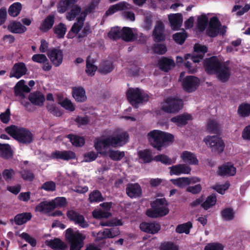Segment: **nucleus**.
<instances>
[{
  "label": "nucleus",
  "mask_w": 250,
  "mask_h": 250,
  "mask_svg": "<svg viewBox=\"0 0 250 250\" xmlns=\"http://www.w3.org/2000/svg\"><path fill=\"white\" fill-rule=\"evenodd\" d=\"M113 70V65L112 63L108 61H104L102 62L99 67V71L100 73L106 74L108 73H110Z\"/></svg>",
  "instance_id": "c03bdc74"
},
{
  "label": "nucleus",
  "mask_w": 250,
  "mask_h": 250,
  "mask_svg": "<svg viewBox=\"0 0 250 250\" xmlns=\"http://www.w3.org/2000/svg\"><path fill=\"white\" fill-rule=\"evenodd\" d=\"M171 183L180 188H184L190 185L189 177H180L177 179H171Z\"/></svg>",
  "instance_id": "a19ab883"
},
{
  "label": "nucleus",
  "mask_w": 250,
  "mask_h": 250,
  "mask_svg": "<svg viewBox=\"0 0 250 250\" xmlns=\"http://www.w3.org/2000/svg\"><path fill=\"white\" fill-rule=\"evenodd\" d=\"M52 203L54 204L55 208H62L64 207L67 205V200L66 198L64 197H58L52 200Z\"/></svg>",
  "instance_id": "4d7b16f0"
},
{
  "label": "nucleus",
  "mask_w": 250,
  "mask_h": 250,
  "mask_svg": "<svg viewBox=\"0 0 250 250\" xmlns=\"http://www.w3.org/2000/svg\"><path fill=\"white\" fill-rule=\"evenodd\" d=\"M46 244L54 250H67V245L59 238L46 240Z\"/></svg>",
  "instance_id": "393cba45"
},
{
  "label": "nucleus",
  "mask_w": 250,
  "mask_h": 250,
  "mask_svg": "<svg viewBox=\"0 0 250 250\" xmlns=\"http://www.w3.org/2000/svg\"><path fill=\"white\" fill-rule=\"evenodd\" d=\"M187 33L185 30L182 32H178L173 35V39L177 43L182 44L187 38Z\"/></svg>",
  "instance_id": "864d4df0"
},
{
  "label": "nucleus",
  "mask_w": 250,
  "mask_h": 250,
  "mask_svg": "<svg viewBox=\"0 0 250 250\" xmlns=\"http://www.w3.org/2000/svg\"><path fill=\"white\" fill-rule=\"evenodd\" d=\"M229 182H226L224 184L222 185L216 184L213 186L211 188L219 194H224L225 193V191L229 188Z\"/></svg>",
  "instance_id": "6e6d98bb"
},
{
  "label": "nucleus",
  "mask_w": 250,
  "mask_h": 250,
  "mask_svg": "<svg viewBox=\"0 0 250 250\" xmlns=\"http://www.w3.org/2000/svg\"><path fill=\"white\" fill-rule=\"evenodd\" d=\"M153 161L161 162L164 164L169 165L173 163L171 159L165 154H158L153 157Z\"/></svg>",
  "instance_id": "603ef678"
},
{
  "label": "nucleus",
  "mask_w": 250,
  "mask_h": 250,
  "mask_svg": "<svg viewBox=\"0 0 250 250\" xmlns=\"http://www.w3.org/2000/svg\"><path fill=\"white\" fill-rule=\"evenodd\" d=\"M22 5L20 2H15L10 6L8 9L9 15L13 17L18 16L21 10Z\"/></svg>",
  "instance_id": "49530a36"
},
{
  "label": "nucleus",
  "mask_w": 250,
  "mask_h": 250,
  "mask_svg": "<svg viewBox=\"0 0 250 250\" xmlns=\"http://www.w3.org/2000/svg\"><path fill=\"white\" fill-rule=\"evenodd\" d=\"M31 89L25 84V81L21 80L15 85L14 88V95L21 98H25L24 93H29Z\"/></svg>",
  "instance_id": "6ab92c4d"
},
{
  "label": "nucleus",
  "mask_w": 250,
  "mask_h": 250,
  "mask_svg": "<svg viewBox=\"0 0 250 250\" xmlns=\"http://www.w3.org/2000/svg\"><path fill=\"white\" fill-rule=\"evenodd\" d=\"M47 56L55 67L59 66L62 62L63 58V50L60 47H54L48 50Z\"/></svg>",
  "instance_id": "9d476101"
},
{
  "label": "nucleus",
  "mask_w": 250,
  "mask_h": 250,
  "mask_svg": "<svg viewBox=\"0 0 250 250\" xmlns=\"http://www.w3.org/2000/svg\"><path fill=\"white\" fill-rule=\"evenodd\" d=\"M191 118L189 114H181L171 118L170 121L176 124L177 126H181L186 125Z\"/></svg>",
  "instance_id": "c85d7f7f"
},
{
  "label": "nucleus",
  "mask_w": 250,
  "mask_h": 250,
  "mask_svg": "<svg viewBox=\"0 0 250 250\" xmlns=\"http://www.w3.org/2000/svg\"><path fill=\"white\" fill-rule=\"evenodd\" d=\"M32 60L37 63H42L47 62L48 59L44 54H36L32 56Z\"/></svg>",
  "instance_id": "338daca9"
},
{
  "label": "nucleus",
  "mask_w": 250,
  "mask_h": 250,
  "mask_svg": "<svg viewBox=\"0 0 250 250\" xmlns=\"http://www.w3.org/2000/svg\"><path fill=\"white\" fill-rule=\"evenodd\" d=\"M159 249L160 250H179V247L171 242H164L161 243Z\"/></svg>",
  "instance_id": "5fc2aeb1"
},
{
  "label": "nucleus",
  "mask_w": 250,
  "mask_h": 250,
  "mask_svg": "<svg viewBox=\"0 0 250 250\" xmlns=\"http://www.w3.org/2000/svg\"><path fill=\"white\" fill-rule=\"evenodd\" d=\"M107 153L110 159L114 161H119L125 156L124 151L118 150L109 149Z\"/></svg>",
  "instance_id": "58836bf2"
},
{
  "label": "nucleus",
  "mask_w": 250,
  "mask_h": 250,
  "mask_svg": "<svg viewBox=\"0 0 250 250\" xmlns=\"http://www.w3.org/2000/svg\"><path fill=\"white\" fill-rule=\"evenodd\" d=\"M224 246L222 244L218 243H211L208 244L204 248V250H223Z\"/></svg>",
  "instance_id": "774afa93"
},
{
  "label": "nucleus",
  "mask_w": 250,
  "mask_h": 250,
  "mask_svg": "<svg viewBox=\"0 0 250 250\" xmlns=\"http://www.w3.org/2000/svg\"><path fill=\"white\" fill-rule=\"evenodd\" d=\"M72 95L75 100L78 102H83L85 101L87 99L85 95V91L82 87H78L73 88Z\"/></svg>",
  "instance_id": "7c9ffc66"
},
{
  "label": "nucleus",
  "mask_w": 250,
  "mask_h": 250,
  "mask_svg": "<svg viewBox=\"0 0 250 250\" xmlns=\"http://www.w3.org/2000/svg\"><path fill=\"white\" fill-rule=\"evenodd\" d=\"M151 208L147 209L146 215L150 218H156L164 216L169 212L167 202L165 198H157L150 203Z\"/></svg>",
  "instance_id": "20e7f679"
},
{
  "label": "nucleus",
  "mask_w": 250,
  "mask_h": 250,
  "mask_svg": "<svg viewBox=\"0 0 250 250\" xmlns=\"http://www.w3.org/2000/svg\"><path fill=\"white\" fill-rule=\"evenodd\" d=\"M234 214L233 209L230 208H225L221 212L223 219L227 221L233 220L234 218Z\"/></svg>",
  "instance_id": "3c124183"
},
{
  "label": "nucleus",
  "mask_w": 250,
  "mask_h": 250,
  "mask_svg": "<svg viewBox=\"0 0 250 250\" xmlns=\"http://www.w3.org/2000/svg\"><path fill=\"white\" fill-rule=\"evenodd\" d=\"M96 61V59L92 58L90 55L86 58L85 72L89 76H94L98 69L97 66L94 65Z\"/></svg>",
  "instance_id": "a878e982"
},
{
  "label": "nucleus",
  "mask_w": 250,
  "mask_h": 250,
  "mask_svg": "<svg viewBox=\"0 0 250 250\" xmlns=\"http://www.w3.org/2000/svg\"><path fill=\"white\" fill-rule=\"evenodd\" d=\"M168 20L171 29L173 30H178L182 24L183 16L180 13L173 14L168 16Z\"/></svg>",
  "instance_id": "b1692460"
},
{
  "label": "nucleus",
  "mask_w": 250,
  "mask_h": 250,
  "mask_svg": "<svg viewBox=\"0 0 250 250\" xmlns=\"http://www.w3.org/2000/svg\"><path fill=\"white\" fill-rule=\"evenodd\" d=\"M55 207L51 201L49 202L42 201L36 206V210L40 212L45 211L47 213L54 210Z\"/></svg>",
  "instance_id": "f704fd0d"
},
{
  "label": "nucleus",
  "mask_w": 250,
  "mask_h": 250,
  "mask_svg": "<svg viewBox=\"0 0 250 250\" xmlns=\"http://www.w3.org/2000/svg\"><path fill=\"white\" fill-rule=\"evenodd\" d=\"M171 175H179L182 174H188L191 170V167L186 164H178L169 167Z\"/></svg>",
  "instance_id": "f3484780"
},
{
  "label": "nucleus",
  "mask_w": 250,
  "mask_h": 250,
  "mask_svg": "<svg viewBox=\"0 0 250 250\" xmlns=\"http://www.w3.org/2000/svg\"><path fill=\"white\" fill-rule=\"evenodd\" d=\"M125 191L126 195L131 199L140 197L142 194V188L137 183L127 184Z\"/></svg>",
  "instance_id": "dca6fc26"
},
{
  "label": "nucleus",
  "mask_w": 250,
  "mask_h": 250,
  "mask_svg": "<svg viewBox=\"0 0 250 250\" xmlns=\"http://www.w3.org/2000/svg\"><path fill=\"white\" fill-rule=\"evenodd\" d=\"M192 228V224L188 221L186 223L178 225L175 229V231L178 233H185L187 234L189 233L190 229Z\"/></svg>",
  "instance_id": "a18cd8bd"
},
{
  "label": "nucleus",
  "mask_w": 250,
  "mask_h": 250,
  "mask_svg": "<svg viewBox=\"0 0 250 250\" xmlns=\"http://www.w3.org/2000/svg\"><path fill=\"white\" fill-rule=\"evenodd\" d=\"M200 80L194 76H187L182 82L183 89L188 93L195 91L199 86Z\"/></svg>",
  "instance_id": "9b49d317"
},
{
  "label": "nucleus",
  "mask_w": 250,
  "mask_h": 250,
  "mask_svg": "<svg viewBox=\"0 0 250 250\" xmlns=\"http://www.w3.org/2000/svg\"><path fill=\"white\" fill-rule=\"evenodd\" d=\"M55 17L54 15L50 14L46 17L41 23L39 29L42 33H46L53 28Z\"/></svg>",
  "instance_id": "aec40b11"
},
{
  "label": "nucleus",
  "mask_w": 250,
  "mask_h": 250,
  "mask_svg": "<svg viewBox=\"0 0 250 250\" xmlns=\"http://www.w3.org/2000/svg\"><path fill=\"white\" fill-rule=\"evenodd\" d=\"M46 109L50 113L52 114L54 116L60 117L62 114L60 110L54 104H47L46 105Z\"/></svg>",
  "instance_id": "680f3d73"
},
{
  "label": "nucleus",
  "mask_w": 250,
  "mask_h": 250,
  "mask_svg": "<svg viewBox=\"0 0 250 250\" xmlns=\"http://www.w3.org/2000/svg\"><path fill=\"white\" fill-rule=\"evenodd\" d=\"M27 72V68L25 64L22 62L15 63L13 66L10 73L9 77H14L17 79L25 75Z\"/></svg>",
  "instance_id": "4468645a"
},
{
  "label": "nucleus",
  "mask_w": 250,
  "mask_h": 250,
  "mask_svg": "<svg viewBox=\"0 0 250 250\" xmlns=\"http://www.w3.org/2000/svg\"><path fill=\"white\" fill-rule=\"evenodd\" d=\"M129 135L125 131L114 135H110L104 138H98L94 142V146L99 153L104 155L103 149L109 147L116 148L121 147L128 142Z\"/></svg>",
  "instance_id": "f257e3e1"
},
{
  "label": "nucleus",
  "mask_w": 250,
  "mask_h": 250,
  "mask_svg": "<svg viewBox=\"0 0 250 250\" xmlns=\"http://www.w3.org/2000/svg\"><path fill=\"white\" fill-rule=\"evenodd\" d=\"M12 155L11 146L8 144H1L0 143V156L8 159Z\"/></svg>",
  "instance_id": "de8ad7c7"
},
{
  "label": "nucleus",
  "mask_w": 250,
  "mask_h": 250,
  "mask_svg": "<svg viewBox=\"0 0 250 250\" xmlns=\"http://www.w3.org/2000/svg\"><path fill=\"white\" fill-rule=\"evenodd\" d=\"M51 157L53 159H61L66 161L77 159L76 153L71 150H56L51 153Z\"/></svg>",
  "instance_id": "2eb2a0df"
},
{
  "label": "nucleus",
  "mask_w": 250,
  "mask_h": 250,
  "mask_svg": "<svg viewBox=\"0 0 250 250\" xmlns=\"http://www.w3.org/2000/svg\"><path fill=\"white\" fill-rule=\"evenodd\" d=\"M65 237L70 243V250H81L85 237L79 230L74 232L71 228L65 230Z\"/></svg>",
  "instance_id": "423d86ee"
},
{
  "label": "nucleus",
  "mask_w": 250,
  "mask_h": 250,
  "mask_svg": "<svg viewBox=\"0 0 250 250\" xmlns=\"http://www.w3.org/2000/svg\"><path fill=\"white\" fill-rule=\"evenodd\" d=\"M181 158L184 162L188 163L189 165H198V160L196 155L188 151H184L181 155Z\"/></svg>",
  "instance_id": "bb28decb"
},
{
  "label": "nucleus",
  "mask_w": 250,
  "mask_h": 250,
  "mask_svg": "<svg viewBox=\"0 0 250 250\" xmlns=\"http://www.w3.org/2000/svg\"><path fill=\"white\" fill-rule=\"evenodd\" d=\"M140 229L146 233L152 234L157 233L161 229L160 225L155 222H142L140 225Z\"/></svg>",
  "instance_id": "a211bd4d"
},
{
  "label": "nucleus",
  "mask_w": 250,
  "mask_h": 250,
  "mask_svg": "<svg viewBox=\"0 0 250 250\" xmlns=\"http://www.w3.org/2000/svg\"><path fill=\"white\" fill-rule=\"evenodd\" d=\"M98 152L96 153L93 151L85 153L83 154L84 161L85 162H91L95 160L98 156Z\"/></svg>",
  "instance_id": "e2e57ef3"
},
{
  "label": "nucleus",
  "mask_w": 250,
  "mask_h": 250,
  "mask_svg": "<svg viewBox=\"0 0 250 250\" xmlns=\"http://www.w3.org/2000/svg\"><path fill=\"white\" fill-rule=\"evenodd\" d=\"M8 30L14 34H22L24 33L27 28L20 22L14 21L8 25Z\"/></svg>",
  "instance_id": "cd10ccee"
},
{
  "label": "nucleus",
  "mask_w": 250,
  "mask_h": 250,
  "mask_svg": "<svg viewBox=\"0 0 250 250\" xmlns=\"http://www.w3.org/2000/svg\"><path fill=\"white\" fill-rule=\"evenodd\" d=\"M183 105L184 102L181 99L170 97L165 100L161 109L167 113H176L183 108Z\"/></svg>",
  "instance_id": "6e6552de"
},
{
  "label": "nucleus",
  "mask_w": 250,
  "mask_h": 250,
  "mask_svg": "<svg viewBox=\"0 0 250 250\" xmlns=\"http://www.w3.org/2000/svg\"><path fill=\"white\" fill-rule=\"evenodd\" d=\"M206 129L209 133L217 134L220 133L219 124L213 120L208 121L206 125Z\"/></svg>",
  "instance_id": "4c0bfd02"
},
{
  "label": "nucleus",
  "mask_w": 250,
  "mask_h": 250,
  "mask_svg": "<svg viewBox=\"0 0 250 250\" xmlns=\"http://www.w3.org/2000/svg\"><path fill=\"white\" fill-rule=\"evenodd\" d=\"M126 96L129 103L135 108L139 104L147 102L149 98L148 95L139 88H129L126 91Z\"/></svg>",
  "instance_id": "39448f33"
},
{
  "label": "nucleus",
  "mask_w": 250,
  "mask_h": 250,
  "mask_svg": "<svg viewBox=\"0 0 250 250\" xmlns=\"http://www.w3.org/2000/svg\"><path fill=\"white\" fill-rule=\"evenodd\" d=\"M104 198L99 190H94L89 194L88 201L91 203H99L104 201Z\"/></svg>",
  "instance_id": "79ce46f5"
},
{
  "label": "nucleus",
  "mask_w": 250,
  "mask_h": 250,
  "mask_svg": "<svg viewBox=\"0 0 250 250\" xmlns=\"http://www.w3.org/2000/svg\"><path fill=\"white\" fill-rule=\"evenodd\" d=\"M66 137L68 139L72 145L76 147H81L85 144V139L83 137L69 134L66 135Z\"/></svg>",
  "instance_id": "72a5a7b5"
},
{
  "label": "nucleus",
  "mask_w": 250,
  "mask_h": 250,
  "mask_svg": "<svg viewBox=\"0 0 250 250\" xmlns=\"http://www.w3.org/2000/svg\"><path fill=\"white\" fill-rule=\"evenodd\" d=\"M5 131L20 143L28 145L33 141V134L27 128L11 125L5 128Z\"/></svg>",
  "instance_id": "7ed1b4c3"
},
{
  "label": "nucleus",
  "mask_w": 250,
  "mask_h": 250,
  "mask_svg": "<svg viewBox=\"0 0 250 250\" xmlns=\"http://www.w3.org/2000/svg\"><path fill=\"white\" fill-rule=\"evenodd\" d=\"M159 65L160 69L167 72L171 69L172 66H175V63L172 59L163 57L159 61Z\"/></svg>",
  "instance_id": "473e14b6"
},
{
  "label": "nucleus",
  "mask_w": 250,
  "mask_h": 250,
  "mask_svg": "<svg viewBox=\"0 0 250 250\" xmlns=\"http://www.w3.org/2000/svg\"><path fill=\"white\" fill-rule=\"evenodd\" d=\"M28 100L30 103L39 106H42L45 100L44 96L39 91L30 93L28 96Z\"/></svg>",
  "instance_id": "5701e85b"
},
{
  "label": "nucleus",
  "mask_w": 250,
  "mask_h": 250,
  "mask_svg": "<svg viewBox=\"0 0 250 250\" xmlns=\"http://www.w3.org/2000/svg\"><path fill=\"white\" fill-rule=\"evenodd\" d=\"M77 1V0H61L57 6L58 12L60 13H63Z\"/></svg>",
  "instance_id": "2f4dec72"
},
{
  "label": "nucleus",
  "mask_w": 250,
  "mask_h": 250,
  "mask_svg": "<svg viewBox=\"0 0 250 250\" xmlns=\"http://www.w3.org/2000/svg\"><path fill=\"white\" fill-rule=\"evenodd\" d=\"M108 36L110 39L114 41L120 39L121 38V30L119 27L112 29L109 32Z\"/></svg>",
  "instance_id": "13d9d810"
},
{
  "label": "nucleus",
  "mask_w": 250,
  "mask_h": 250,
  "mask_svg": "<svg viewBox=\"0 0 250 250\" xmlns=\"http://www.w3.org/2000/svg\"><path fill=\"white\" fill-rule=\"evenodd\" d=\"M152 37L156 42H164L166 39L165 26L161 21H158L152 32Z\"/></svg>",
  "instance_id": "ddd939ff"
},
{
  "label": "nucleus",
  "mask_w": 250,
  "mask_h": 250,
  "mask_svg": "<svg viewBox=\"0 0 250 250\" xmlns=\"http://www.w3.org/2000/svg\"><path fill=\"white\" fill-rule=\"evenodd\" d=\"M216 203V197L214 194L208 196L205 202L201 204V207L206 210L214 206Z\"/></svg>",
  "instance_id": "37998d69"
},
{
  "label": "nucleus",
  "mask_w": 250,
  "mask_h": 250,
  "mask_svg": "<svg viewBox=\"0 0 250 250\" xmlns=\"http://www.w3.org/2000/svg\"><path fill=\"white\" fill-rule=\"evenodd\" d=\"M2 176L4 180L6 182H8L12 180L15 175V172L14 170L12 169H5L2 171Z\"/></svg>",
  "instance_id": "69168bd1"
},
{
  "label": "nucleus",
  "mask_w": 250,
  "mask_h": 250,
  "mask_svg": "<svg viewBox=\"0 0 250 250\" xmlns=\"http://www.w3.org/2000/svg\"><path fill=\"white\" fill-rule=\"evenodd\" d=\"M203 141L213 153L220 154L224 150L225 143L221 138L217 136L208 135L204 139Z\"/></svg>",
  "instance_id": "0eeeda50"
},
{
  "label": "nucleus",
  "mask_w": 250,
  "mask_h": 250,
  "mask_svg": "<svg viewBox=\"0 0 250 250\" xmlns=\"http://www.w3.org/2000/svg\"><path fill=\"white\" fill-rule=\"evenodd\" d=\"M222 64L216 56L206 58L203 62L205 70L208 75H214L218 72Z\"/></svg>",
  "instance_id": "1a4fd4ad"
},
{
  "label": "nucleus",
  "mask_w": 250,
  "mask_h": 250,
  "mask_svg": "<svg viewBox=\"0 0 250 250\" xmlns=\"http://www.w3.org/2000/svg\"><path fill=\"white\" fill-rule=\"evenodd\" d=\"M152 50L154 53L160 55L164 54L167 51L166 46L160 43L154 44L152 47Z\"/></svg>",
  "instance_id": "bf43d9fd"
},
{
  "label": "nucleus",
  "mask_w": 250,
  "mask_h": 250,
  "mask_svg": "<svg viewBox=\"0 0 250 250\" xmlns=\"http://www.w3.org/2000/svg\"><path fill=\"white\" fill-rule=\"evenodd\" d=\"M217 173L221 176H233L236 173V168L230 163H227L219 167Z\"/></svg>",
  "instance_id": "4be33fe9"
},
{
  "label": "nucleus",
  "mask_w": 250,
  "mask_h": 250,
  "mask_svg": "<svg viewBox=\"0 0 250 250\" xmlns=\"http://www.w3.org/2000/svg\"><path fill=\"white\" fill-rule=\"evenodd\" d=\"M32 215L31 212H23L17 214L14 219L15 223L17 225H22L32 218Z\"/></svg>",
  "instance_id": "c756f323"
},
{
  "label": "nucleus",
  "mask_w": 250,
  "mask_h": 250,
  "mask_svg": "<svg viewBox=\"0 0 250 250\" xmlns=\"http://www.w3.org/2000/svg\"><path fill=\"white\" fill-rule=\"evenodd\" d=\"M22 178L25 181L32 182L35 178L33 172L29 170H23L21 172Z\"/></svg>",
  "instance_id": "0e129e2a"
},
{
  "label": "nucleus",
  "mask_w": 250,
  "mask_h": 250,
  "mask_svg": "<svg viewBox=\"0 0 250 250\" xmlns=\"http://www.w3.org/2000/svg\"><path fill=\"white\" fill-rule=\"evenodd\" d=\"M147 138L152 147L161 151L163 147L174 141V137L171 133L154 129L147 133Z\"/></svg>",
  "instance_id": "f03ea898"
},
{
  "label": "nucleus",
  "mask_w": 250,
  "mask_h": 250,
  "mask_svg": "<svg viewBox=\"0 0 250 250\" xmlns=\"http://www.w3.org/2000/svg\"><path fill=\"white\" fill-rule=\"evenodd\" d=\"M100 225L102 226H107V227H114L122 226L123 223L121 220L120 219H113L109 221H106L105 222H101Z\"/></svg>",
  "instance_id": "052dcab7"
},
{
  "label": "nucleus",
  "mask_w": 250,
  "mask_h": 250,
  "mask_svg": "<svg viewBox=\"0 0 250 250\" xmlns=\"http://www.w3.org/2000/svg\"><path fill=\"white\" fill-rule=\"evenodd\" d=\"M138 154L139 159L143 160L144 163H149L153 160L151 152L148 149L140 150Z\"/></svg>",
  "instance_id": "ea45409f"
},
{
  "label": "nucleus",
  "mask_w": 250,
  "mask_h": 250,
  "mask_svg": "<svg viewBox=\"0 0 250 250\" xmlns=\"http://www.w3.org/2000/svg\"><path fill=\"white\" fill-rule=\"evenodd\" d=\"M66 216L70 221L73 222L82 228H86L89 226L84 216L74 210H69L66 212Z\"/></svg>",
  "instance_id": "f8f14e48"
},
{
  "label": "nucleus",
  "mask_w": 250,
  "mask_h": 250,
  "mask_svg": "<svg viewBox=\"0 0 250 250\" xmlns=\"http://www.w3.org/2000/svg\"><path fill=\"white\" fill-rule=\"evenodd\" d=\"M218 71V72L215 74L216 75L217 79L222 83L228 82L231 74L230 68L225 64H223Z\"/></svg>",
  "instance_id": "412c9836"
},
{
  "label": "nucleus",
  "mask_w": 250,
  "mask_h": 250,
  "mask_svg": "<svg viewBox=\"0 0 250 250\" xmlns=\"http://www.w3.org/2000/svg\"><path fill=\"white\" fill-rule=\"evenodd\" d=\"M66 31L67 28L65 24L62 22L55 25L53 28V32L58 39L63 38Z\"/></svg>",
  "instance_id": "c9c22d12"
},
{
  "label": "nucleus",
  "mask_w": 250,
  "mask_h": 250,
  "mask_svg": "<svg viewBox=\"0 0 250 250\" xmlns=\"http://www.w3.org/2000/svg\"><path fill=\"white\" fill-rule=\"evenodd\" d=\"M134 34L131 29L129 27H124L121 30V38L126 42L133 40Z\"/></svg>",
  "instance_id": "09e8293b"
},
{
  "label": "nucleus",
  "mask_w": 250,
  "mask_h": 250,
  "mask_svg": "<svg viewBox=\"0 0 250 250\" xmlns=\"http://www.w3.org/2000/svg\"><path fill=\"white\" fill-rule=\"evenodd\" d=\"M208 23V17L205 14L198 16L197 20V27L201 32H203L207 28Z\"/></svg>",
  "instance_id": "e433bc0d"
},
{
  "label": "nucleus",
  "mask_w": 250,
  "mask_h": 250,
  "mask_svg": "<svg viewBox=\"0 0 250 250\" xmlns=\"http://www.w3.org/2000/svg\"><path fill=\"white\" fill-rule=\"evenodd\" d=\"M238 114L241 117H248L250 115V104L242 103L238 106Z\"/></svg>",
  "instance_id": "8fccbe9b"
}]
</instances>
